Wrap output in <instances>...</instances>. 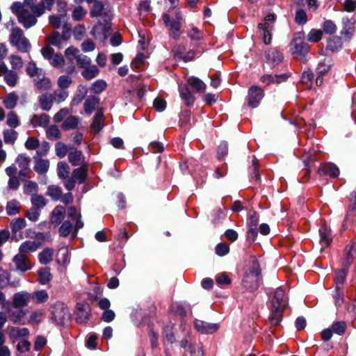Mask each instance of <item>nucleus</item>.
<instances>
[{
  "instance_id": "obj_1",
  "label": "nucleus",
  "mask_w": 356,
  "mask_h": 356,
  "mask_svg": "<svg viewBox=\"0 0 356 356\" xmlns=\"http://www.w3.org/2000/svg\"><path fill=\"white\" fill-rule=\"evenodd\" d=\"M11 11L15 14L18 22L28 29L37 24V18L41 15H38L35 11V6H31V10L26 8L21 2H14L10 6Z\"/></svg>"
},
{
  "instance_id": "obj_2",
  "label": "nucleus",
  "mask_w": 356,
  "mask_h": 356,
  "mask_svg": "<svg viewBox=\"0 0 356 356\" xmlns=\"http://www.w3.org/2000/svg\"><path fill=\"white\" fill-rule=\"evenodd\" d=\"M287 300L285 298V292L282 288H277L273 294L272 299V307L269 316L271 325H278L282 319V313L286 307Z\"/></svg>"
},
{
  "instance_id": "obj_3",
  "label": "nucleus",
  "mask_w": 356,
  "mask_h": 356,
  "mask_svg": "<svg viewBox=\"0 0 356 356\" xmlns=\"http://www.w3.org/2000/svg\"><path fill=\"white\" fill-rule=\"evenodd\" d=\"M309 45L305 42L303 33L295 34L289 44V51L296 59L305 61V56L309 51Z\"/></svg>"
},
{
  "instance_id": "obj_4",
  "label": "nucleus",
  "mask_w": 356,
  "mask_h": 356,
  "mask_svg": "<svg viewBox=\"0 0 356 356\" xmlns=\"http://www.w3.org/2000/svg\"><path fill=\"white\" fill-rule=\"evenodd\" d=\"M9 40L10 43L21 52H28L31 48L29 40L24 36L22 29L19 27L11 29Z\"/></svg>"
},
{
  "instance_id": "obj_5",
  "label": "nucleus",
  "mask_w": 356,
  "mask_h": 356,
  "mask_svg": "<svg viewBox=\"0 0 356 356\" xmlns=\"http://www.w3.org/2000/svg\"><path fill=\"white\" fill-rule=\"evenodd\" d=\"M275 21V15L269 14L265 17L263 22L258 25L259 33L264 44H269L272 40V31Z\"/></svg>"
},
{
  "instance_id": "obj_6",
  "label": "nucleus",
  "mask_w": 356,
  "mask_h": 356,
  "mask_svg": "<svg viewBox=\"0 0 356 356\" xmlns=\"http://www.w3.org/2000/svg\"><path fill=\"white\" fill-rule=\"evenodd\" d=\"M41 54L51 66L57 69H63L65 63L63 56L61 54H56L52 47L49 45L42 47Z\"/></svg>"
},
{
  "instance_id": "obj_7",
  "label": "nucleus",
  "mask_w": 356,
  "mask_h": 356,
  "mask_svg": "<svg viewBox=\"0 0 356 356\" xmlns=\"http://www.w3.org/2000/svg\"><path fill=\"white\" fill-rule=\"evenodd\" d=\"M91 17H103L111 19L112 16V8L109 3L106 1H96L90 12Z\"/></svg>"
},
{
  "instance_id": "obj_8",
  "label": "nucleus",
  "mask_w": 356,
  "mask_h": 356,
  "mask_svg": "<svg viewBox=\"0 0 356 356\" xmlns=\"http://www.w3.org/2000/svg\"><path fill=\"white\" fill-rule=\"evenodd\" d=\"M51 314L54 320L59 324H62L69 318L70 312L63 302H56L51 307Z\"/></svg>"
},
{
  "instance_id": "obj_9",
  "label": "nucleus",
  "mask_w": 356,
  "mask_h": 356,
  "mask_svg": "<svg viewBox=\"0 0 356 356\" xmlns=\"http://www.w3.org/2000/svg\"><path fill=\"white\" fill-rule=\"evenodd\" d=\"M181 16L179 12L176 13L175 18L170 21L169 15L165 14L163 15V20L166 26H170L171 33L170 35L174 39H177L179 37L180 30V21Z\"/></svg>"
},
{
  "instance_id": "obj_10",
  "label": "nucleus",
  "mask_w": 356,
  "mask_h": 356,
  "mask_svg": "<svg viewBox=\"0 0 356 356\" xmlns=\"http://www.w3.org/2000/svg\"><path fill=\"white\" fill-rule=\"evenodd\" d=\"M31 298V293L26 291L17 292L13 296V306L16 309L24 308L29 305Z\"/></svg>"
},
{
  "instance_id": "obj_11",
  "label": "nucleus",
  "mask_w": 356,
  "mask_h": 356,
  "mask_svg": "<svg viewBox=\"0 0 356 356\" xmlns=\"http://www.w3.org/2000/svg\"><path fill=\"white\" fill-rule=\"evenodd\" d=\"M264 96V93L261 88L257 86L250 87L248 90V105L252 108L257 107Z\"/></svg>"
},
{
  "instance_id": "obj_12",
  "label": "nucleus",
  "mask_w": 356,
  "mask_h": 356,
  "mask_svg": "<svg viewBox=\"0 0 356 356\" xmlns=\"http://www.w3.org/2000/svg\"><path fill=\"white\" fill-rule=\"evenodd\" d=\"M67 216L72 220L75 221L74 231L73 233V238H74L76 237L78 231L84 225L83 222L81 220L80 210L74 207H70L67 209Z\"/></svg>"
},
{
  "instance_id": "obj_13",
  "label": "nucleus",
  "mask_w": 356,
  "mask_h": 356,
  "mask_svg": "<svg viewBox=\"0 0 356 356\" xmlns=\"http://www.w3.org/2000/svg\"><path fill=\"white\" fill-rule=\"evenodd\" d=\"M195 327L201 334H210L216 332L218 328V323H211L201 320H195L194 322Z\"/></svg>"
},
{
  "instance_id": "obj_14",
  "label": "nucleus",
  "mask_w": 356,
  "mask_h": 356,
  "mask_svg": "<svg viewBox=\"0 0 356 356\" xmlns=\"http://www.w3.org/2000/svg\"><path fill=\"white\" fill-rule=\"evenodd\" d=\"M90 308L86 302H79L76 307V321L79 323H86L90 315Z\"/></svg>"
},
{
  "instance_id": "obj_15",
  "label": "nucleus",
  "mask_w": 356,
  "mask_h": 356,
  "mask_svg": "<svg viewBox=\"0 0 356 356\" xmlns=\"http://www.w3.org/2000/svg\"><path fill=\"white\" fill-rule=\"evenodd\" d=\"M16 269L21 272H26L31 269V264L29 259L24 254L18 253L13 259Z\"/></svg>"
},
{
  "instance_id": "obj_16",
  "label": "nucleus",
  "mask_w": 356,
  "mask_h": 356,
  "mask_svg": "<svg viewBox=\"0 0 356 356\" xmlns=\"http://www.w3.org/2000/svg\"><path fill=\"white\" fill-rule=\"evenodd\" d=\"M266 63L271 66H276L283 60L282 53L275 48L269 49L265 52Z\"/></svg>"
},
{
  "instance_id": "obj_17",
  "label": "nucleus",
  "mask_w": 356,
  "mask_h": 356,
  "mask_svg": "<svg viewBox=\"0 0 356 356\" xmlns=\"http://www.w3.org/2000/svg\"><path fill=\"white\" fill-rule=\"evenodd\" d=\"M16 163L19 167L20 170L19 175L22 177H25L31 172L29 168L30 159L25 154H19L16 159Z\"/></svg>"
},
{
  "instance_id": "obj_18",
  "label": "nucleus",
  "mask_w": 356,
  "mask_h": 356,
  "mask_svg": "<svg viewBox=\"0 0 356 356\" xmlns=\"http://www.w3.org/2000/svg\"><path fill=\"white\" fill-rule=\"evenodd\" d=\"M259 273H260L258 270H253L247 273L243 280V284L244 287L250 290H253L257 288V280Z\"/></svg>"
},
{
  "instance_id": "obj_19",
  "label": "nucleus",
  "mask_w": 356,
  "mask_h": 356,
  "mask_svg": "<svg viewBox=\"0 0 356 356\" xmlns=\"http://www.w3.org/2000/svg\"><path fill=\"white\" fill-rule=\"evenodd\" d=\"M179 92L181 99L184 102L186 106H189L193 104L195 97L187 86L184 84L179 85Z\"/></svg>"
},
{
  "instance_id": "obj_20",
  "label": "nucleus",
  "mask_w": 356,
  "mask_h": 356,
  "mask_svg": "<svg viewBox=\"0 0 356 356\" xmlns=\"http://www.w3.org/2000/svg\"><path fill=\"white\" fill-rule=\"evenodd\" d=\"M355 23L354 19H349L348 17L343 19V29L341 34L343 37L346 39H350L355 31Z\"/></svg>"
},
{
  "instance_id": "obj_21",
  "label": "nucleus",
  "mask_w": 356,
  "mask_h": 356,
  "mask_svg": "<svg viewBox=\"0 0 356 356\" xmlns=\"http://www.w3.org/2000/svg\"><path fill=\"white\" fill-rule=\"evenodd\" d=\"M88 88L86 86L79 85L77 88V90L74 94L71 102L70 106L72 107L76 106L82 102L88 94Z\"/></svg>"
},
{
  "instance_id": "obj_22",
  "label": "nucleus",
  "mask_w": 356,
  "mask_h": 356,
  "mask_svg": "<svg viewBox=\"0 0 356 356\" xmlns=\"http://www.w3.org/2000/svg\"><path fill=\"white\" fill-rule=\"evenodd\" d=\"M318 172L321 175H329L331 177H337L339 175V169L332 163H326L321 165Z\"/></svg>"
},
{
  "instance_id": "obj_23",
  "label": "nucleus",
  "mask_w": 356,
  "mask_h": 356,
  "mask_svg": "<svg viewBox=\"0 0 356 356\" xmlns=\"http://www.w3.org/2000/svg\"><path fill=\"white\" fill-rule=\"evenodd\" d=\"M100 99L99 97L90 95L88 96L83 103V111L84 113L90 115L99 104Z\"/></svg>"
},
{
  "instance_id": "obj_24",
  "label": "nucleus",
  "mask_w": 356,
  "mask_h": 356,
  "mask_svg": "<svg viewBox=\"0 0 356 356\" xmlns=\"http://www.w3.org/2000/svg\"><path fill=\"white\" fill-rule=\"evenodd\" d=\"M50 122L49 116L46 113L40 115L35 114L30 120V122L33 127H46Z\"/></svg>"
},
{
  "instance_id": "obj_25",
  "label": "nucleus",
  "mask_w": 356,
  "mask_h": 356,
  "mask_svg": "<svg viewBox=\"0 0 356 356\" xmlns=\"http://www.w3.org/2000/svg\"><path fill=\"white\" fill-rule=\"evenodd\" d=\"M288 79L286 74H264L261 77V81L266 85L270 83H280L285 81Z\"/></svg>"
},
{
  "instance_id": "obj_26",
  "label": "nucleus",
  "mask_w": 356,
  "mask_h": 356,
  "mask_svg": "<svg viewBox=\"0 0 356 356\" xmlns=\"http://www.w3.org/2000/svg\"><path fill=\"white\" fill-rule=\"evenodd\" d=\"M65 213V209L63 207H56L51 213V216L50 219L51 223L54 225L55 227H57L58 225L60 224L62 220L64 219Z\"/></svg>"
},
{
  "instance_id": "obj_27",
  "label": "nucleus",
  "mask_w": 356,
  "mask_h": 356,
  "mask_svg": "<svg viewBox=\"0 0 356 356\" xmlns=\"http://www.w3.org/2000/svg\"><path fill=\"white\" fill-rule=\"evenodd\" d=\"M33 81L35 86L40 92L47 91L51 88V81L49 78L45 76V73L40 77L34 79Z\"/></svg>"
},
{
  "instance_id": "obj_28",
  "label": "nucleus",
  "mask_w": 356,
  "mask_h": 356,
  "mask_svg": "<svg viewBox=\"0 0 356 356\" xmlns=\"http://www.w3.org/2000/svg\"><path fill=\"white\" fill-rule=\"evenodd\" d=\"M40 245V243L35 241H26L19 245V252L24 255L27 253L34 252Z\"/></svg>"
},
{
  "instance_id": "obj_29",
  "label": "nucleus",
  "mask_w": 356,
  "mask_h": 356,
  "mask_svg": "<svg viewBox=\"0 0 356 356\" xmlns=\"http://www.w3.org/2000/svg\"><path fill=\"white\" fill-rule=\"evenodd\" d=\"M40 108L43 111H49L52 108L54 99L50 93H44L38 97Z\"/></svg>"
},
{
  "instance_id": "obj_30",
  "label": "nucleus",
  "mask_w": 356,
  "mask_h": 356,
  "mask_svg": "<svg viewBox=\"0 0 356 356\" xmlns=\"http://www.w3.org/2000/svg\"><path fill=\"white\" fill-rule=\"evenodd\" d=\"M34 161L33 169L37 173L43 175L47 172L49 168V161L48 159L35 157Z\"/></svg>"
},
{
  "instance_id": "obj_31",
  "label": "nucleus",
  "mask_w": 356,
  "mask_h": 356,
  "mask_svg": "<svg viewBox=\"0 0 356 356\" xmlns=\"http://www.w3.org/2000/svg\"><path fill=\"white\" fill-rule=\"evenodd\" d=\"M333 65L332 60L330 58H325L319 61L316 67V74L325 75L327 74Z\"/></svg>"
},
{
  "instance_id": "obj_32",
  "label": "nucleus",
  "mask_w": 356,
  "mask_h": 356,
  "mask_svg": "<svg viewBox=\"0 0 356 356\" xmlns=\"http://www.w3.org/2000/svg\"><path fill=\"white\" fill-rule=\"evenodd\" d=\"M104 127V112L102 109L97 110L91 124L92 129L98 133Z\"/></svg>"
},
{
  "instance_id": "obj_33",
  "label": "nucleus",
  "mask_w": 356,
  "mask_h": 356,
  "mask_svg": "<svg viewBox=\"0 0 356 356\" xmlns=\"http://www.w3.org/2000/svg\"><path fill=\"white\" fill-rule=\"evenodd\" d=\"M356 250V243L352 242L351 244L346 249V254L343 260V268L348 269L350 265L353 263L354 257L352 252Z\"/></svg>"
},
{
  "instance_id": "obj_34",
  "label": "nucleus",
  "mask_w": 356,
  "mask_h": 356,
  "mask_svg": "<svg viewBox=\"0 0 356 356\" xmlns=\"http://www.w3.org/2000/svg\"><path fill=\"white\" fill-rule=\"evenodd\" d=\"M26 72L28 75L32 77L33 79H37L38 77H40V76L44 75V70L38 67L33 61H30L28 63Z\"/></svg>"
},
{
  "instance_id": "obj_35",
  "label": "nucleus",
  "mask_w": 356,
  "mask_h": 356,
  "mask_svg": "<svg viewBox=\"0 0 356 356\" xmlns=\"http://www.w3.org/2000/svg\"><path fill=\"white\" fill-rule=\"evenodd\" d=\"M54 251L52 248H46L38 254V259L41 264L47 265L49 264L53 259Z\"/></svg>"
},
{
  "instance_id": "obj_36",
  "label": "nucleus",
  "mask_w": 356,
  "mask_h": 356,
  "mask_svg": "<svg viewBox=\"0 0 356 356\" xmlns=\"http://www.w3.org/2000/svg\"><path fill=\"white\" fill-rule=\"evenodd\" d=\"M319 234L322 245L328 246L332 241L330 229L324 225L319 229Z\"/></svg>"
},
{
  "instance_id": "obj_37",
  "label": "nucleus",
  "mask_w": 356,
  "mask_h": 356,
  "mask_svg": "<svg viewBox=\"0 0 356 356\" xmlns=\"http://www.w3.org/2000/svg\"><path fill=\"white\" fill-rule=\"evenodd\" d=\"M55 0H41L35 6V11L38 15H42L46 10H50L54 4Z\"/></svg>"
},
{
  "instance_id": "obj_38",
  "label": "nucleus",
  "mask_w": 356,
  "mask_h": 356,
  "mask_svg": "<svg viewBox=\"0 0 356 356\" xmlns=\"http://www.w3.org/2000/svg\"><path fill=\"white\" fill-rule=\"evenodd\" d=\"M69 250L66 247L60 248L56 255V261L61 266H66L70 263Z\"/></svg>"
},
{
  "instance_id": "obj_39",
  "label": "nucleus",
  "mask_w": 356,
  "mask_h": 356,
  "mask_svg": "<svg viewBox=\"0 0 356 356\" xmlns=\"http://www.w3.org/2000/svg\"><path fill=\"white\" fill-rule=\"evenodd\" d=\"M99 73V70L95 65H90L88 67L83 68L81 72L82 76L86 80H91L97 76Z\"/></svg>"
},
{
  "instance_id": "obj_40",
  "label": "nucleus",
  "mask_w": 356,
  "mask_h": 356,
  "mask_svg": "<svg viewBox=\"0 0 356 356\" xmlns=\"http://www.w3.org/2000/svg\"><path fill=\"white\" fill-rule=\"evenodd\" d=\"M3 137L6 144L14 145L18 138V133L13 129H4L3 131Z\"/></svg>"
},
{
  "instance_id": "obj_41",
  "label": "nucleus",
  "mask_w": 356,
  "mask_h": 356,
  "mask_svg": "<svg viewBox=\"0 0 356 356\" xmlns=\"http://www.w3.org/2000/svg\"><path fill=\"white\" fill-rule=\"evenodd\" d=\"M188 83L193 87L197 92L203 93L205 92L207 86L198 78L190 77L188 79Z\"/></svg>"
},
{
  "instance_id": "obj_42",
  "label": "nucleus",
  "mask_w": 356,
  "mask_h": 356,
  "mask_svg": "<svg viewBox=\"0 0 356 356\" xmlns=\"http://www.w3.org/2000/svg\"><path fill=\"white\" fill-rule=\"evenodd\" d=\"M48 39L52 45L61 48L63 46V42L67 40V36L60 35L58 32H54Z\"/></svg>"
},
{
  "instance_id": "obj_43",
  "label": "nucleus",
  "mask_w": 356,
  "mask_h": 356,
  "mask_svg": "<svg viewBox=\"0 0 356 356\" xmlns=\"http://www.w3.org/2000/svg\"><path fill=\"white\" fill-rule=\"evenodd\" d=\"M31 299L36 304H42L46 302L49 299V294L45 290H38L31 293Z\"/></svg>"
},
{
  "instance_id": "obj_44",
  "label": "nucleus",
  "mask_w": 356,
  "mask_h": 356,
  "mask_svg": "<svg viewBox=\"0 0 356 356\" xmlns=\"http://www.w3.org/2000/svg\"><path fill=\"white\" fill-rule=\"evenodd\" d=\"M66 13H59L49 16V24L55 29H59L66 20Z\"/></svg>"
},
{
  "instance_id": "obj_45",
  "label": "nucleus",
  "mask_w": 356,
  "mask_h": 356,
  "mask_svg": "<svg viewBox=\"0 0 356 356\" xmlns=\"http://www.w3.org/2000/svg\"><path fill=\"white\" fill-rule=\"evenodd\" d=\"M38 281L41 284H47L49 283L51 278L52 275L50 272V268L48 267L40 268L38 270Z\"/></svg>"
},
{
  "instance_id": "obj_46",
  "label": "nucleus",
  "mask_w": 356,
  "mask_h": 356,
  "mask_svg": "<svg viewBox=\"0 0 356 356\" xmlns=\"http://www.w3.org/2000/svg\"><path fill=\"white\" fill-rule=\"evenodd\" d=\"M54 102L59 104L65 102L69 97V92L67 90L58 88L51 94Z\"/></svg>"
},
{
  "instance_id": "obj_47",
  "label": "nucleus",
  "mask_w": 356,
  "mask_h": 356,
  "mask_svg": "<svg viewBox=\"0 0 356 356\" xmlns=\"http://www.w3.org/2000/svg\"><path fill=\"white\" fill-rule=\"evenodd\" d=\"M44 318V312L42 309H38L33 312L29 316V323L31 325H38Z\"/></svg>"
},
{
  "instance_id": "obj_48",
  "label": "nucleus",
  "mask_w": 356,
  "mask_h": 356,
  "mask_svg": "<svg viewBox=\"0 0 356 356\" xmlns=\"http://www.w3.org/2000/svg\"><path fill=\"white\" fill-rule=\"evenodd\" d=\"M107 83L103 79H98L93 82L90 87V90L95 94H100L106 90Z\"/></svg>"
},
{
  "instance_id": "obj_49",
  "label": "nucleus",
  "mask_w": 356,
  "mask_h": 356,
  "mask_svg": "<svg viewBox=\"0 0 356 356\" xmlns=\"http://www.w3.org/2000/svg\"><path fill=\"white\" fill-rule=\"evenodd\" d=\"M18 96L14 92H11L6 95L3 101V104L7 109H13L16 106Z\"/></svg>"
},
{
  "instance_id": "obj_50",
  "label": "nucleus",
  "mask_w": 356,
  "mask_h": 356,
  "mask_svg": "<svg viewBox=\"0 0 356 356\" xmlns=\"http://www.w3.org/2000/svg\"><path fill=\"white\" fill-rule=\"evenodd\" d=\"M79 123V119L75 115L68 116L63 123V128L65 129H76Z\"/></svg>"
},
{
  "instance_id": "obj_51",
  "label": "nucleus",
  "mask_w": 356,
  "mask_h": 356,
  "mask_svg": "<svg viewBox=\"0 0 356 356\" xmlns=\"http://www.w3.org/2000/svg\"><path fill=\"white\" fill-rule=\"evenodd\" d=\"M46 136L51 140H58L60 138V131L56 125H51L46 130Z\"/></svg>"
},
{
  "instance_id": "obj_52",
  "label": "nucleus",
  "mask_w": 356,
  "mask_h": 356,
  "mask_svg": "<svg viewBox=\"0 0 356 356\" xmlns=\"http://www.w3.org/2000/svg\"><path fill=\"white\" fill-rule=\"evenodd\" d=\"M20 203L16 200H12L7 203L6 212L8 215H15L20 211Z\"/></svg>"
},
{
  "instance_id": "obj_53",
  "label": "nucleus",
  "mask_w": 356,
  "mask_h": 356,
  "mask_svg": "<svg viewBox=\"0 0 356 356\" xmlns=\"http://www.w3.org/2000/svg\"><path fill=\"white\" fill-rule=\"evenodd\" d=\"M72 82V79L68 75H61L58 78L56 84L58 88L67 90Z\"/></svg>"
},
{
  "instance_id": "obj_54",
  "label": "nucleus",
  "mask_w": 356,
  "mask_h": 356,
  "mask_svg": "<svg viewBox=\"0 0 356 356\" xmlns=\"http://www.w3.org/2000/svg\"><path fill=\"white\" fill-rule=\"evenodd\" d=\"M6 124L11 127L12 129H15L20 124L19 119L17 115L13 112L10 111L7 115Z\"/></svg>"
},
{
  "instance_id": "obj_55",
  "label": "nucleus",
  "mask_w": 356,
  "mask_h": 356,
  "mask_svg": "<svg viewBox=\"0 0 356 356\" xmlns=\"http://www.w3.org/2000/svg\"><path fill=\"white\" fill-rule=\"evenodd\" d=\"M74 226L72 227V223L68 221H64L59 228V234L61 236L66 237L70 233H74Z\"/></svg>"
},
{
  "instance_id": "obj_56",
  "label": "nucleus",
  "mask_w": 356,
  "mask_h": 356,
  "mask_svg": "<svg viewBox=\"0 0 356 356\" xmlns=\"http://www.w3.org/2000/svg\"><path fill=\"white\" fill-rule=\"evenodd\" d=\"M4 80L9 86L14 87L17 84L18 76L15 72L8 70L4 74Z\"/></svg>"
},
{
  "instance_id": "obj_57",
  "label": "nucleus",
  "mask_w": 356,
  "mask_h": 356,
  "mask_svg": "<svg viewBox=\"0 0 356 356\" xmlns=\"http://www.w3.org/2000/svg\"><path fill=\"white\" fill-rule=\"evenodd\" d=\"M87 172L85 168L81 167L74 170L72 177L79 184H82L86 177Z\"/></svg>"
},
{
  "instance_id": "obj_58",
  "label": "nucleus",
  "mask_w": 356,
  "mask_h": 356,
  "mask_svg": "<svg viewBox=\"0 0 356 356\" xmlns=\"http://www.w3.org/2000/svg\"><path fill=\"white\" fill-rule=\"evenodd\" d=\"M58 176L61 179L67 178L70 175V167L63 161L59 162L57 165Z\"/></svg>"
},
{
  "instance_id": "obj_59",
  "label": "nucleus",
  "mask_w": 356,
  "mask_h": 356,
  "mask_svg": "<svg viewBox=\"0 0 356 356\" xmlns=\"http://www.w3.org/2000/svg\"><path fill=\"white\" fill-rule=\"evenodd\" d=\"M10 64L15 70H20L23 67L24 62L19 56L11 55L9 57Z\"/></svg>"
},
{
  "instance_id": "obj_60",
  "label": "nucleus",
  "mask_w": 356,
  "mask_h": 356,
  "mask_svg": "<svg viewBox=\"0 0 356 356\" xmlns=\"http://www.w3.org/2000/svg\"><path fill=\"white\" fill-rule=\"evenodd\" d=\"M82 157V152L81 151H74L70 152L68 160L73 165L76 166L81 163Z\"/></svg>"
},
{
  "instance_id": "obj_61",
  "label": "nucleus",
  "mask_w": 356,
  "mask_h": 356,
  "mask_svg": "<svg viewBox=\"0 0 356 356\" xmlns=\"http://www.w3.org/2000/svg\"><path fill=\"white\" fill-rule=\"evenodd\" d=\"M87 11L82 6L74 7L72 17V19L76 22L81 21L86 15Z\"/></svg>"
},
{
  "instance_id": "obj_62",
  "label": "nucleus",
  "mask_w": 356,
  "mask_h": 356,
  "mask_svg": "<svg viewBox=\"0 0 356 356\" xmlns=\"http://www.w3.org/2000/svg\"><path fill=\"white\" fill-rule=\"evenodd\" d=\"M346 329V324L344 321L334 322L332 325V330L337 334L343 335Z\"/></svg>"
},
{
  "instance_id": "obj_63",
  "label": "nucleus",
  "mask_w": 356,
  "mask_h": 356,
  "mask_svg": "<svg viewBox=\"0 0 356 356\" xmlns=\"http://www.w3.org/2000/svg\"><path fill=\"white\" fill-rule=\"evenodd\" d=\"M79 50L77 48L74 47H69L65 51V55L67 59L72 62L74 59H77V57L79 56Z\"/></svg>"
},
{
  "instance_id": "obj_64",
  "label": "nucleus",
  "mask_w": 356,
  "mask_h": 356,
  "mask_svg": "<svg viewBox=\"0 0 356 356\" xmlns=\"http://www.w3.org/2000/svg\"><path fill=\"white\" fill-rule=\"evenodd\" d=\"M29 334L27 328L13 327L10 330V336L14 338L26 337Z\"/></svg>"
}]
</instances>
